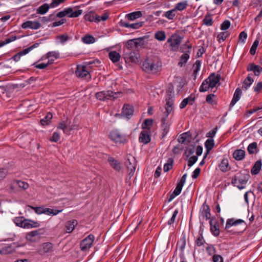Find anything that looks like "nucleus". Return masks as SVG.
I'll return each instance as SVG.
<instances>
[{
	"label": "nucleus",
	"instance_id": "45",
	"mask_svg": "<svg viewBox=\"0 0 262 262\" xmlns=\"http://www.w3.org/2000/svg\"><path fill=\"white\" fill-rule=\"evenodd\" d=\"M152 122H153L152 119H145L142 124V128L144 129L145 130H148L150 126L152 125Z\"/></svg>",
	"mask_w": 262,
	"mask_h": 262
},
{
	"label": "nucleus",
	"instance_id": "31",
	"mask_svg": "<svg viewBox=\"0 0 262 262\" xmlns=\"http://www.w3.org/2000/svg\"><path fill=\"white\" fill-rule=\"evenodd\" d=\"M50 8V5L44 4L36 9V13L38 14L43 15L48 12Z\"/></svg>",
	"mask_w": 262,
	"mask_h": 262
},
{
	"label": "nucleus",
	"instance_id": "9",
	"mask_svg": "<svg viewBox=\"0 0 262 262\" xmlns=\"http://www.w3.org/2000/svg\"><path fill=\"white\" fill-rule=\"evenodd\" d=\"M95 239V236L93 234H90L84 238L80 243V247L82 251H88L92 246Z\"/></svg>",
	"mask_w": 262,
	"mask_h": 262
},
{
	"label": "nucleus",
	"instance_id": "39",
	"mask_svg": "<svg viewBox=\"0 0 262 262\" xmlns=\"http://www.w3.org/2000/svg\"><path fill=\"white\" fill-rule=\"evenodd\" d=\"M109 57L113 62H118L120 58V55L116 51H111L109 53Z\"/></svg>",
	"mask_w": 262,
	"mask_h": 262
},
{
	"label": "nucleus",
	"instance_id": "42",
	"mask_svg": "<svg viewBox=\"0 0 262 262\" xmlns=\"http://www.w3.org/2000/svg\"><path fill=\"white\" fill-rule=\"evenodd\" d=\"M42 251L44 253H49L53 251V246L51 243H45L42 245Z\"/></svg>",
	"mask_w": 262,
	"mask_h": 262
},
{
	"label": "nucleus",
	"instance_id": "57",
	"mask_svg": "<svg viewBox=\"0 0 262 262\" xmlns=\"http://www.w3.org/2000/svg\"><path fill=\"white\" fill-rule=\"evenodd\" d=\"M57 39L59 40L61 43H64L67 41L69 39V36L68 34H62L60 36H58L56 37Z\"/></svg>",
	"mask_w": 262,
	"mask_h": 262
},
{
	"label": "nucleus",
	"instance_id": "23",
	"mask_svg": "<svg viewBox=\"0 0 262 262\" xmlns=\"http://www.w3.org/2000/svg\"><path fill=\"white\" fill-rule=\"evenodd\" d=\"M247 71H253L255 76H259L262 72V68L258 65L250 63L247 66Z\"/></svg>",
	"mask_w": 262,
	"mask_h": 262
},
{
	"label": "nucleus",
	"instance_id": "55",
	"mask_svg": "<svg viewBox=\"0 0 262 262\" xmlns=\"http://www.w3.org/2000/svg\"><path fill=\"white\" fill-rule=\"evenodd\" d=\"M25 219L23 216L16 217L15 219V223L17 226L22 227L24 224Z\"/></svg>",
	"mask_w": 262,
	"mask_h": 262
},
{
	"label": "nucleus",
	"instance_id": "15",
	"mask_svg": "<svg viewBox=\"0 0 262 262\" xmlns=\"http://www.w3.org/2000/svg\"><path fill=\"white\" fill-rule=\"evenodd\" d=\"M66 9L68 16L70 18L77 17L82 13V10L77 7H70L66 8Z\"/></svg>",
	"mask_w": 262,
	"mask_h": 262
},
{
	"label": "nucleus",
	"instance_id": "16",
	"mask_svg": "<svg viewBox=\"0 0 262 262\" xmlns=\"http://www.w3.org/2000/svg\"><path fill=\"white\" fill-rule=\"evenodd\" d=\"M59 57V53L56 51L49 52L45 56L41 58V60L48 59V63L49 64H52L55 60Z\"/></svg>",
	"mask_w": 262,
	"mask_h": 262
},
{
	"label": "nucleus",
	"instance_id": "41",
	"mask_svg": "<svg viewBox=\"0 0 262 262\" xmlns=\"http://www.w3.org/2000/svg\"><path fill=\"white\" fill-rule=\"evenodd\" d=\"M53 117V115L50 113H48L46 116L40 120V123L42 125H47L49 124Z\"/></svg>",
	"mask_w": 262,
	"mask_h": 262
},
{
	"label": "nucleus",
	"instance_id": "27",
	"mask_svg": "<svg viewBox=\"0 0 262 262\" xmlns=\"http://www.w3.org/2000/svg\"><path fill=\"white\" fill-rule=\"evenodd\" d=\"M242 95V91L240 89L237 88L236 89L233 98L230 103V107H233L236 103L240 99Z\"/></svg>",
	"mask_w": 262,
	"mask_h": 262
},
{
	"label": "nucleus",
	"instance_id": "1",
	"mask_svg": "<svg viewBox=\"0 0 262 262\" xmlns=\"http://www.w3.org/2000/svg\"><path fill=\"white\" fill-rule=\"evenodd\" d=\"M197 136L198 134L195 132H185L178 137V141L180 143L191 147H202L200 145H196V143L199 141V139H196Z\"/></svg>",
	"mask_w": 262,
	"mask_h": 262
},
{
	"label": "nucleus",
	"instance_id": "7",
	"mask_svg": "<svg viewBox=\"0 0 262 262\" xmlns=\"http://www.w3.org/2000/svg\"><path fill=\"white\" fill-rule=\"evenodd\" d=\"M126 165L127 166L128 175L131 178L136 170V161L135 157L130 155H127L126 158Z\"/></svg>",
	"mask_w": 262,
	"mask_h": 262
},
{
	"label": "nucleus",
	"instance_id": "32",
	"mask_svg": "<svg viewBox=\"0 0 262 262\" xmlns=\"http://www.w3.org/2000/svg\"><path fill=\"white\" fill-rule=\"evenodd\" d=\"M143 24V22L142 21H138L135 23H125L123 25V26L125 28H131L133 29H137L141 28Z\"/></svg>",
	"mask_w": 262,
	"mask_h": 262
},
{
	"label": "nucleus",
	"instance_id": "38",
	"mask_svg": "<svg viewBox=\"0 0 262 262\" xmlns=\"http://www.w3.org/2000/svg\"><path fill=\"white\" fill-rule=\"evenodd\" d=\"M230 35V33L228 31H223L220 33L216 38L219 42L224 41Z\"/></svg>",
	"mask_w": 262,
	"mask_h": 262
},
{
	"label": "nucleus",
	"instance_id": "56",
	"mask_svg": "<svg viewBox=\"0 0 262 262\" xmlns=\"http://www.w3.org/2000/svg\"><path fill=\"white\" fill-rule=\"evenodd\" d=\"M183 185L178 183L175 189L173 191V193L175 195H178L181 192Z\"/></svg>",
	"mask_w": 262,
	"mask_h": 262
},
{
	"label": "nucleus",
	"instance_id": "14",
	"mask_svg": "<svg viewBox=\"0 0 262 262\" xmlns=\"http://www.w3.org/2000/svg\"><path fill=\"white\" fill-rule=\"evenodd\" d=\"M219 169L223 172H226L229 171L231 167L229 164L227 158L224 157L221 160L218 165Z\"/></svg>",
	"mask_w": 262,
	"mask_h": 262
},
{
	"label": "nucleus",
	"instance_id": "48",
	"mask_svg": "<svg viewBox=\"0 0 262 262\" xmlns=\"http://www.w3.org/2000/svg\"><path fill=\"white\" fill-rule=\"evenodd\" d=\"M189 58V55L188 53L183 54L181 57L180 61L179 63V65L182 66L183 64L185 63Z\"/></svg>",
	"mask_w": 262,
	"mask_h": 262
},
{
	"label": "nucleus",
	"instance_id": "12",
	"mask_svg": "<svg viewBox=\"0 0 262 262\" xmlns=\"http://www.w3.org/2000/svg\"><path fill=\"white\" fill-rule=\"evenodd\" d=\"M200 213L203 219L208 220L210 219V209L209 206L206 204V201L202 205Z\"/></svg>",
	"mask_w": 262,
	"mask_h": 262
},
{
	"label": "nucleus",
	"instance_id": "29",
	"mask_svg": "<svg viewBox=\"0 0 262 262\" xmlns=\"http://www.w3.org/2000/svg\"><path fill=\"white\" fill-rule=\"evenodd\" d=\"M134 112L133 107L129 105H124L122 108V113L123 116L128 117L133 115Z\"/></svg>",
	"mask_w": 262,
	"mask_h": 262
},
{
	"label": "nucleus",
	"instance_id": "17",
	"mask_svg": "<svg viewBox=\"0 0 262 262\" xmlns=\"http://www.w3.org/2000/svg\"><path fill=\"white\" fill-rule=\"evenodd\" d=\"M42 229H38L36 230L32 231L28 233L26 235V238L28 241L33 242L35 241L36 238L39 237L40 235L42 234Z\"/></svg>",
	"mask_w": 262,
	"mask_h": 262
},
{
	"label": "nucleus",
	"instance_id": "60",
	"mask_svg": "<svg viewBox=\"0 0 262 262\" xmlns=\"http://www.w3.org/2000/svg\"><path fill=\"white\" fill-rule=\"evenodd\" d=\"M214 145V140L212 138L207 139L205 142V147H213Z\"/></svg>",
	"mask_w": 262,
	"mask_h": 262
},
{
	"label": "nucleus",
	"instance_id": "59",
	"mask_svg": "<svg viewBox=\"0 0 262 262\" xmlns=\"http://www.w3.org/2000/svg\"><path fill=\"white\" fill-rule=\"evenodd\" d=\"M197 156H193L190 157L188 161V166L189 167H191L197 161Z\"/></svg>",
	"mask_w": 262,
	"mask_h": 262
},
{
	"label": "nucleus",
	"instance_id": "6",
	"mask_svg": "<svg viewBox=\"0 0 262 262\" xmlns=\"http://www.w3.org/2000/svg\"><path fill=\"white\" fill-rule=\"evenodd\" d=\"M182 37L178 34L174 33L168 38L167 42L169 43L170 50L172 51L178 50L182 42Z\"/></svg>",
	"mask_w": 262,
	"mask_h": 262
},
{
	"label": "nucleus",
	"instance_id": "43",
	"mask_svg": "<svg viewBox=\"0 0 262 262\" xmlns=\"http://www.w3.org/2000/svg\"><path fill=\"white\" fill-rule=\"evenodd\" d=\"M176 11L174 9H171L165 12L163 15V16L165 17L169 20H172L176 16Z\"/></svg>",
	"mask_w": 262,
	"mask_h": 262
},
{
	"label": "nucleus",
	"instance_id": "58",
	"mask_svg": "<svg viewBox=\"0 0 262 262\" xmlns=\"http://www.w3.org/2000/svg\"><path fill=\"white\" fill-rule=\"evenodd\" d=\"M8 171L6 169L0 168V181L3 180L7 176Z\"/></svg>",
	"mask_w": 262,
	"mask_h": 262
},
{
	"label": "nucleus",
	"instance_id": "63",
	"mask_svg": "<svg viewBox=\"0 0 262 262\" xmlns=\"http://www.w3.org/2000/svg\"><path fill=\"white\" fill-rule=\"evenodd\" d=\"M126 47L128 49L133 50L136 49L135 45L134 43V41L132 39L128 40L126 43Z\"/></svg>",
	"mask_w": 262,
	"mask_h": 262
},
{
	"label": "nucleus",
	"instance_id": "53",
	"mask_svg": "<svg viewBox=\"0 0 262 262\" xmlns=\"http://www.w3.org/2000/svg\"><path fill=\"white\" fill-rule=\"evenodd\" d=\"M203 23L206 26H211L213 24L212 19L210 16H206L203 19Z\"/></svg>",
	"mask_w": 262,
	"mask_h": 262
},
{
	"label": "nucleus",
	"instance_id": "8",
	"mask_svg": "<svg viewBox=\"0 0 262 262\" xmlns=\"http://www.w3.org/2000/svg\"><path fill=\"white\" fill-rule=\"evenodd\" d=\"M119 94L113 93L111 91H102L96 94V98L100 100L106 99L113 100L118 97Z\"/></svg>",
	"mask_w": 262,
	"mask_h": 262
},
{
	"label": "nucleus",
	"instance_id": "24",
	"mask_svg": "<svg viewBox=\"0 0 262 262\" xmlns=\"http://www.w3.org/2000/svg\"><path fill=\"white\" fill-rule=\"evenodd\" d=\"M195 97L192 94H191L187 98L184 99L180 104L181 108H184L187 105H192L194 101Z\"/></svg>",
	"mask_w": 262,
	"mask_h": 262
},
{
	"label": "nucleus",
	"instance_id": "64",
	"mask_svg": "<svg viewBox=\"0 0 262 262\" xmlns=\"http://www.w3.org/2000/svg\"><path fill=\"white\" fill-rule=\"evenodd\" d=\"M212 261L213 262H223V258L220 255L214 254L212 256Z\"/></svg>",
	"mask_w": 262,
	"mask_h": 262
},
{
	"label": "nucleus",
	"instance_id": "54",
	"mask_svg": "<svg viewBox=\"0 0 262 262\" xmlns=\"http://www.w3.org/2000/svg\"><path fill=\"white\" fill-rule=\"evenodd\" d=\"M66 0H52L50 4L51 8H54L58 6L60 4L63 3Z\"/></svg>",
	"mask_w": 262,
	"mask_h": 262
},
{
	"label": "nucleus",
	"instance_id": "50",
	"mask_svg": "<svg viewBox=\"0 0 262 262\" xmlns=\"http://www.w3.org/2000/svg\"><path fill=\"white\" fill-rule=\"evenodd\" d=\"M259 44V40L258 39H256L253 43V45L250 49V53L252 55H254L256 52V50L257 48V46Z\"/></svg>",
	"mask_w": 262,
	"mask_h": 262
},
{
	"label": "nucleus",
	"instance_id": "61",
	"mask_svg": "<svg viewBox=\"0 0 262 262\" xmlns=\"http://www.w3.org/2000/svg\"><path fill=\"white\" fill-rule=\"evenodd\" d=\"M247 34L245 32L243 31L241 32L239 35V41H241L243 43H244L245 42L246 39H247Z\"/></svg>",
	"mask_w": 262,
	"mask_h": 262
},
{
	"label": "nucleus",
	"instance_id": "25",
	"mask_svg": "<svg viewBox=\"0 0 262 262\" xmlns=\"http://www.w3.org/2000/svg\"><path fill=\"white\" fill-rule=\"evenodd\" d=\"M233 158L237 161H241L245 158V151L242 149H237L232 154Z\"/></svg>",
	"mask_w": 262,
	"mask_h": 262
},
{
	"label": "nucleus",
	"instance_id": "11",
	"mask_svg": "<svg viewBox=\"0 0 262 262\" xmlns=\"http://www.w3.org/2000/svg\"><path fill=\"white\" fill-rule=\"evenodd\" d=\"M21 27L24 29L37 30L41 27V24L37 20H28L23 23Z\"/></svg>",
	"mask_w": 262,
	"mask_h": 262
},
{
	"label": "nucleus",
	"instance_id": "46",
	"mask_svg": "<svg viewBox=\"0 0 262 262\" xmlns=\"http://www.w3.org/2000/svg\"><path fill=\"white\" fill-rule=\"evenodd\" d=\"M82 40L85 43H92L95 42V38L91 35H87L82 38Z\"/></svg>",
	"mask_w": 262,
	"mask_h": 262
},
{
	"label": "nucleus",
	"instance_id": "2",
	"mask_svg": "<svg viewBox=\"0 0 262 262\" xmlns=\"http://www.w3.org/2000/svg\"><path fill=\"white\" fill-rule=\"evenodd\" d=\"M221 77L219 75H216L212 73L210 76L204 80L200 87V92H204L215 88L216 84L219 82Z\"/></svg>",
	"mask_w": 262,
	"mask_h": 262
},
{
	"label": "nucleus",
	"instance_id": "47",
	"mask_svg": "<svg viewBox=\"0 0 262 262\" xmlns=\"http://www.w3.org/2000/svg\"><path fill=\"white\" fill-rule=\"evenodd\" d=\"M206 251L209 255H214L216 253V249L214 246L212 245H210L207 247H206Z\"/></svg>",
	"mask_w": 262,
	"mask_h": 262
},
{
	"label": "nucleus",
	"instance_id": "49",
	"mask_svg": "<svg viewBox=\"0 0 262 262\" xmlns=\"http://www.w3.org/2000/svg\"><path fill=\"white\" fill-rule=\"evenodd\" d=\"M215 95L214 94L208 95L206 99V101L207 103L212 105L216 104V101L214 100Z\"/></svg>",
	"mask_w": 262,
	"mask_h": 262
},
{
	"label": "nucleus",
	"instance_id": "21",
	"mask_svg": "<svg viewBox=\"0 0 262 262\" xmlns=\"http://www.w3.org/2000/svg\"><path fill=\"white\" fill-rule=\"evenodd\" d=\"M139 140V142L143 143V144H146L149 142L150 137L149 134V131L147 130H143L140 134Z\"/></svg>",
	"mask_w": 262,
	"mask_h": 262
},
{
	"label": "nucleus",
	"instance_id": "22",
	"mask_svg": "<svg viewBox=\"0 0 262 262\" xmlns=\"http://www.w3.org/2000/svg\"><path fill=\"white\" fill-rule=\"evenodd\" d=\"M244 223L245 222L241 219L235 220L234 219H229L227 220L225 229H227L232 226H236Z\"/></svg>",
	"mask_w": 262,
	"mask_h": 262
},
{
	"label": "nucleus",
	"instance_id": "4",
	"mask_svg": "<svg viewBox=\"0 0 262 262\" xmlns=\"http://www.w3.org/2000/svg\"><path fill=\"white\" fill-rule=\"evenodd\" d=\"M165 110L166 112L162 118V124L164 131L167 132L168 130V127L167 118L173 110V102L172 99L169 98L168 100L166 99Z\"/></svg>",
	"mask_w": 262,
	"mask_h": 262
},
{
	"label": "nucleus",
	"instance_id": "35",
	"mask_svg": "<svg viewBox=\"0 0 262 262\" xmlns=\"http://www.w3.org/2000/svg\"><path fill=\"white\" fill-rule=\"evenodd\" d=\"M188 4L187 1H182V2H180L178 3H177L174 9L176 10V11L177 10L182 11L184 10V9H185L187 8V7L188 6Z\"/></svg>",
	"mask_w": 262,
	"mask_h": 262
},
{
	"label": "nucleus",
	"instance_id": "52",
	"mask_svg": "<svg viewBox=\"0 0 262 262\" xmlns=\"http://www.w3.org/2000/svg\"><path fill=\"white\" fill-rule=\"evenodd\" d=\"M178 212L179 211L178 209H176L174 211L171 217L168 221L167 223L169 225H171L174 223L176 216H177Z\"/></svg>",
	"mask_w": 262,
	"mask_h": 262
},
{
	"label": "nucleus",
	"instance_id": "30",
	"mask_svg": "<svg viewBox=\"0 0 262 262\" xmlns=\"http://www.w3.org/2000/svg\"><path fill=\"white\" fill-rule=\"evenodd\" d=\"M142 16V12L141 11H136L125 15V18L129 20H134L136 19L139 18Z\"/></svg>",
	"mask_w": 262,
	"mask_h": 262
},
{
	"label": "nucleus",
	"instance_id": "34",
	"mask_svg": "<svg viewBox=\"0 0 262 262\" xmlns=\"http://www.w3.org/2000/svg\"><path fill=\"white\" fill-rule=\"evenodd\" d=\"M254 79L249 75L243 82V89L247 90L251 85Z\"/></svg>",
	"mask_w": 262,
	"mask_h": 262
},
{
	"label": "nucleus",
	"instance_id": "3",
	"mask_svg": "<svg viewBox=\"0 0 262 262\" xmlns=\"http://www.w3.org/2000/svg\"><path fill=\"white\" fill-rule=\"evenodd\" d=\"M161 67V63L157 57L147 58L143 63L142 69L147 72L156 73Z\"/></svg>",
	"mask_w": 262,
	"mask_h": 262
},
{
	"label": "nucleus",
	"instance_id": "5",
	"mask_svg": "<svg viewBox=\"0 0 262 262\" xmlns=\"http://www.w3.org/2000/svg\"><path fill=\"white\" fill-rule=\"evenodd\" d=\"M90 70V63L88 64L78 65L75 71V74L78 77L89 80L91 79Z\"/></svg>",
	"mask_w": 262,
	"mask_h": 262
},
{
	"label": "nucleus",
	"instance_id": "19",
	"mask_svg": "<svg viewBox=\"0 0 262 262\" xmlns=\"http://www.w3.org/2000/svg\"><path fill=\"white\" fill-rule=\"evenodd\" d=\"M78 225L76 220H72L67 221L65 223V231L67 233H71L74 230L75 227Z\"/></svg>",
	"mask_w": 262,
	"mask_h": 262
},
{
	"label": "nucleus",
	"instance_id": "33",
	"mask_svg": "<svg viewBox=\"0 0 262 262\" xmlns=\"http://www.w3.org/2000/svg\"><path fill=\"white\" fill-rule=\"evenodd\" d=\"M209 224L210 226V230L212 233L215 236H219L220 234L219 226L216 224L213 225V219L210 220Z\"/></svg>",
	"mask_w": 262,
	"mask_h": 262
},
{
	"label": "nucleus",
	"instance_id": "51",
	"mask_svg": "<svg viewBox=\"0 0 262 262\" xmlns=\"http://www.w3.org/2000/svg\"><path fill=\"white\" fill-rule=\"evenodd\" d=\"M231 23L229 20H225L221 25V29L226 31L230 27Z\"/></svg>",
	"mask_w": 262,
	"mask_h": 262
},
{
	"label": "nucleus",
	"instance_id": "28",
	"mask_svg": "<svg viewBox=\"0 0 262 262\" xmlns=\"http://www.w3.org/2000/svg\"><path fill=\"white\" fill-rule=\"evenodd\" d=\"M16 186H18L20 188H23L24 190H26L28 188L29 185L25 182L20 180H15L13 181L11 188L12 189H13L14 187Z\"/></svg>",
	"mask_w": 262,
	"mask_h": 262
},
{
	"label": "nucleus",
	"instance_id": "18",
	"mask_svg": "<svg viewBox=\"0 0 262 262\" xmlns=\"http://www.w3.org/2000/svg\"><path fill=\"white\" fill-rule=\"evenodd\" d=\"M247 181L244 179H237L236 176L232 177L231 180V184L234 186H236L239 189L245 188Z\"/></svg>",
	"mask_w": 262,
	"mask_h": 262
},
{
	"label": "nucleus",
	"instance_id": "26",
	"mask_svg": "<svg viewBox=\"0 0 262 262\" xmlns=\"http://www.w3.org/2000/svg\"><path fill=\"white\" fill-rule=\"evenodd\" d=\"M138 54L134 52H130L125 55V59L126 61L131 62H137L138 59Z\"/></svg>",
	"mask_w": 262,
	"mask_h": 262
},
{
	"label": "nucleus",
	"instance_id": "20",
	"mask_svg": "<svg viewBox=\"0 0 262 262\" xmlns=\"http://www.w3.org/2000/svg\"><path fill=\"white\" fill-rule=\"evenodd\" d=\"M108 162L113 169L116 171L119 172L121 169V164L120 162L113 157H108Z\"/></svg>",
	"mask_w": 262,
	"mask_h": 262
},
{
	"label": "nucleus",
	"instance_id": "10",
	"mask_svg": "<svg viewBox=\"0 0 262 262\" xmlns=\"http://www.w3.org/2000/svg\"><path fill=\"white\" fill-rule=\"evenodd\" d=\"M110 138L117 143H123L126 141V137L121 135L117 130L112 131L109 135Z\"/></svg>",
	"mask_w": 262,
	"mask_h": 262
},
{
	"label": "nucleus",
	"instance_id": "36",
	"mask_svg": "<svg viewBox=\"0 0 262 262\" xmlns=\"http://www.w3.org/2000/svg\"><path fill=\"white\" fill-rule=\"evenodd\" d=\"M261 161H259V160H258L257 161L255 164H254L253 166L252 167L251 170V172L252 174H257L260 169H261Z\"/></svg>",
	"mask_w": 262,
	"mask_h": 262
},
{
	"label": "nucleus",
	"instance_id": "44",
	"mask_svg": "<svg viewBox=\"0 0 262 262\" xmlns=\"http://www.w3.org/2000/svg\"><path fill=\"white\" fill-rule=\"evenodd\" d=\"M136 49L141 48L144 46V40L142 38H137L132 39Z\"/></svg>",
	"mask_w": 262,
	"mask_h": 262
},
{
	"label": "nucleus",
	"instance_id": "40",
	"mask_svg": "<svg viewBox=\"0 0 262 262\" xmlns=\"http://www.w3.org/2000/svg\"><path fill=\"white\" fill-rule=\"evenodd\" d=\"M173 159L171 158H169L168 159L167 163H166L163 167V170L165 172H167L169 170H170L172 167L173 164Z\"/></svg>",
	"mask_w": 262,
	"mask_h": 262
},
{
	"label": "nucleus",
	"instance_id": "13",
	"mask_svg": "<svg viewBox=\"0 0 262 262\" xmlns=\"http://www.w3.org/2000/svg\"><path fill=\"white\" fill-rule=\"evenodd\" d=\"M58 128L63 130V133L66 134H69L72 130L78 128V126L74 124L69 126V122L68 120L66 122H62L58 125Z\"/></svg>",
	"mask_w": 262,
	"mask_h": 262
},
{
	"label": "nucleus",
	"instance_id": "62",
	"mask_svg": "<svg viewBox=\"0 0 262 262\" xmlns=\"http://www.w3.org/2000/svg\"><path fill=\"white\" fill-rule=\"evenodd\" d=\"M204 242V237L202 235H200L195 241L196 245L199 247L203 245Z\"/></svg>",
	"mask_w": 262,
	"mask_h": 262
},
{
	"label": "nucleus",
	"instance_id": "37",
	"mask_svg": "<svg viewBox=\"0 0 262 262\" xmlns=\"http://www.w3.org/2000/svg\"><path fill=\"white\" fill-rule=\"evenodd\" d=\"M166 38V33L163 31H159L155 33V38L158 41H163Z\"/></svg>",
	"mask_w": 262,
	"mask_h": 262
}]
</instances>
